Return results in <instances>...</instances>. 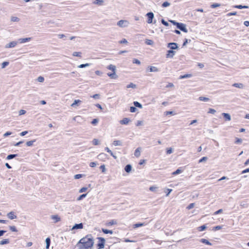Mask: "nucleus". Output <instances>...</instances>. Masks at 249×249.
Masks as SVG:
<instances>
[{
    "instance_id": "obj_60",
    "label": "nucleus",
    "mask_w": 249,
    "mask_h": 249,
    "mask_svg": "<svg viewBox=\"0 0 249 249\" xmlns=\"http://www.w3.org/2000/svg\"><path fill=\"white\" fill-rule=\"evenodd\" d=\"M173 150L171 148H168L166 150V154H170L172 153Z\"/></svg>"
},
{
    "instance_id": "obj_47",
    "label": "nucleus",
    "mask_w": 249,
    "mask_h": 249,
    "mask_svg": "<svg viewBox=\"0 0 249 249\" xmlns=\"http://www.w3.org/2000/svg\"><path fill=\"white\" fill-rule=\"evenodd\" d=\"M170 5V3L169 2H168V1H165V2H164L162 4V6L163 7H166L169 6Z\"/></svg>"
},
{
    "instance_id": "obj_35",
    "label": "nucleus",
    "mask_w": 249,
    "mask_h": 249,
    "mask_svg": "<svg viewBox=\"0 0 249 249\" xmlns=\"http://www.w3.org/2000/svg\"><path fill=\"white\" fill-rule=\"evenodd\" d=\"M126 88L127 89L128 88H133L135 89L136 88V85L133 83H130L129 84L127 85L126 86Z\"/></svg>"
},
{
    "instance_id": "obj_52",
    "label": "nucleus",
    "mask_w": 249,
    "mask_h": 249,
    "mask_svg": "<svg viewBox=\"0 0 249 249\" xmlns=\"http://www.w3.org/2000/svg\"><path fill=\"white\" fill-rule=\"evenodd\" d=\"M84 175L83 174H76L74 176V178L75 179H79L81 178H82Z\"/></svg>"
},
{
    "instance_id": "obj_3",
    "label": "nucleus",
    "mask_w": 249,
    "mask_h": 249,
    "mask_svg": "<svg viewBox=\"0 0 249 249\" xmlns=\"http://www.w3.org/2000/svg\"><path fill=\"white\" fill-rule=\"evenodd\" d=\"M98 239L100 241V242L97 244V247H98V249H102L104 248L105 244V238L103 237H98Z\"/></svg>"
},
{
    "instance_id": "obj_34",
    "label": "nucleus",
    "mask_w": 249,
    "mask_h": 249,
    "mask_svg": "<svg viewBox=\"0 0 249 249\" xmlns=\"http://www.w3.org/2000/svg\"><path fill=\"white\" fill-rule=\"evenodd\" d=\"M90 65L89 63L82 64L78 66L79 68H83L89 67Z\"/></svg>"
},
{
    "instance_id": "obj_61",
    "label": "nucleus",
    "mask_w": 249,
    "mask_h": 249,
    "mask_svg": "<svg viewBox=\"0 0 249 249\" xmlns=\"http://www.w3.org/2000/svg\"><path fill=\"white\" fill-rule=\"evenodd\" d=\"M98 122V120L97 119H94L92 122H91V124H94V125H95Z\"/></svg>"
},
{
    "instance_id": "obj_4",
    "label": "nucleus",
    "mask_w": 249,
    "mask_h": 249,
    "mask_svg": "<svg viewBox=\"0 0 249 249\" xmlns=\"http://www.w3.org/2000/svg\"><path fill=\"white\" fill-rule=\"evenodd\" d=\"M128 25V22L127 20H120L117 22V25L121 27H125Z\"/></svg>"
},
{
    "instance_id": "obj_32",
    "label": "nucleus",
    "mask_w": 249,
    "mask_h": 249,
    "mask_svg": "<svg viewBox=\"0 0 249 249\" xmlns=\"http://www.w3.org/2000/svg\"><path fill=\"white\" fill-rule=\"evenodd\" d=\"M133 104L135 107H137L141 108H142V104L137 101L134 102Z\"/></svg>"
},
{
    "instance_id": "obj_15",
    "label": "nucleus",
    "mask_w": 249,
    "mask_h": 249,
    "mask_svg": "<svg viewBox=\"0 0 249 249\" xmlns=\"http://www.w3.org/2000/svg\"><path fill=\"white\" fill-rule=\"evenodd\" d=\"M51 218L54 220L55 223L60 221V218L58 215H52L51 216Z\"/></svg>"
},
{
    "instance_id": "obj_51",
    "label": "nucleus",
    "mask_w": 249,
    "mask_h": 249,
    "mask_svg": "<svg viewBox=\"0 0 249 249\" xmlns=\"http://www.w3.org/2000/svg\"><path fill=\"white\" fill-rule=\"evenodd\" d=\"M220 6V4L219 3H213L211 5V7L212 8H214L217 7H219Z\"/></svg>"
},
{
    "instance_id": "obj_2",
    "label": "nucleus",
    "mask_w": 249,
    "mask_h": 249,
    "mask_svg": "<svg viewBox=\"0 0 249 249\" xmlns=\"http://www.w3.org/2000/svg\"><path fill=\"white\" fill-rule=\"evenodd\" d=\"M108 70L112 71V73H107V75L112 79H116L118 78V76L116 73V67L115 66L110 64L107 67Z\"/></svg>"
},
{
    "instance_id": "obj_42",
    "label": "nucleus",
    "mask_w": 249,
    "mask_h": 249,
    "mask_svg": "<svg viewBox=\"0 0 249 249\" xmlns=\"http://www.w3.org/2000/svg\"><path fill=\"white\" fill-rule=\"evenodd\" d=\"M117 224V222H116V220H111V221H110L108 223L107 225H108V226H109V225H110V226H111V225H115V224Z\"/></svg>"
},
{
    "instance_id": "obj_62",
    "label": "nucleus",
    "mask_w": 249,
    "mask_h": 249,
    "mask_svg": "<svg viewBox=\"0 0 249 249\" xmlns=\"http://www.w3.org/2000/svg\"><path fill=\"white\" fill-rule=\"evenodd\" d=\"M97 165V163L95 162H91L89 164V166L91 167H94L96 166Z\"/></svg>"
},
{
    "instance_id": "obj_29",
    "label": "nucleus",
    "mask_w": 249,
    "mask_h": 249,
    "mask_svg": "<svg viewBox=\"0 0 249 249\" xmlns=\"http://www.w3.org/2000/svg\"><path fill=\"white\" fill-rule=\"evenodd\" d=\"M82 101L80 100H75L73 103L71 105L72 107H74L75 106L77 105L78 103H81Z\"/></svg>"
},
{
    "instance_id": "obj_50",
    "label": "nucleus",
    "mask_w": 249,
    "mask_h": 249,
    "mask_svg": "<svg viewBox=\"0 0 249 249\" xmlns=\"http://www.w3.org/2000/svg\"><path fill=\"white\" fill-rule=\"evenodd\" d=\"M216 112V110L213 108H209L208 112V113L214 114Z\"/></svg>"
},
{
    "instance_id": "obj_1",
    "label": "nucleus",
    "mask_w": 249,
    "mask_h": 249,
    "mask_svg": "<svg viewBox=\"0 0 249 249\" xmlns=\"http://www.w3.org/2000/svg\"><path fill=\"white\" fill-rule=\"evenodd\" d=\"M94 240L91 234H88L81 238L77 243L76 246L78 249H87L92 247Z\"/></svg>"
},
{
    "instance_id": "obj_6",
    "label": "nucleus",
    "mask_w": 249,
    "mask_h": 249,
    "mask_svg": "<svg viewBox=\"0 0 249 249\" xmlns=\"http://www.w3.org/2000/svg\"><path fill=\"white\" fill-rule=\"evenodd\" d=\"M146 16L148 18L147 22L148 23H152L154 17V14L152 12H149L146 14Z\"/></svg>"
},
{
    "instance_id": "obj_26",
    "label": "nucleus",
    "mask_w": 249,
    "mask_h": 249,
    "mask_svg": "<svg viewBox=\"0 0 249 249\" xmlns=\"http://www.w3.org/2000/svg\"><path fill=\"white\" fill-rule=\"evenodd\" d=\"M234 7L236 8H238V9H243V8L247 9V8H249V6H246V5L242 6L241 5H235L234 6Z\"/></svg>"
},
{
    "instance_id": "obj_23",
    "label": "nucleus",
    "mask_w": 249,
    "mask_h": 249,
    "mask_svg": "<svg viewBox=\"0 0 249 249\" xmlns=\"http://www.w3.org/2000/svg\"><path fill=\"white\" fill-rule=\"evenodd\" d=\"M200 241L202 243H204V244H205L206 245H212V243H210L208 240L206 239H201Z\"/></svg>"
},
{
    "instance_id": "obj_43",
    "label": "nucleus",
    "mask_w": 249,
    "mask_h": 249,
    "mask_svg": "<svg viewBox=\"0 0 249 249\" xmlns=\"http://www.w3.org/2000/svg\"><path fill=\"white\" fill-rule=\"evenodd\" d=\"M87 196V194H84L80 195L77 199V200H80L82 199L83 198Z\"/></svg>"
},
{
    "instance_id": "obj_19",
    "label": "nucleus",
    "mask_w": 249,
    "mask_h": 249,
    "mask_svg": "<svg viewBox=\"0 0 249 249\" xmlns=\"http://www.w3.org/2000/svg\"><path fill=\"white\" fill-rule=\"evenodd\" d=\"M132 169V166L130 164H127L124 168V170L127 173H129Z\"/></svg>"
},
{
    "instance_id": "obj_58",
    "label": "nucleus",
    "mask_w": 249,
    "mask_h": 249,
    "mask_svg": "<svg viewBox=\"0 0 249 249\" xmlns=\"http://www.w3.org/2000/svg\"><path fill=\"white\" fill-rule=\"evenodd\" d=\"M88 188L87 187H82L79 190V193L85 192L87 190Z\"/></svg>"
},
{
    "instance_id": "obj_36",
    "label": "nucleus",
    "mask_w": 249,
    "mask_h": 249,
    "mask_svg": "<svg viewBox=\"0 0 249 249\" xmlns=\"http://www.w3.org/2000/svg\"><path fill=\"white\" fill-rule=\"evenodd\" d=\"M145 43L147 45H152L153 44V43H154V42L152 40L146 39L145 40Z\"/></svg>"
},
{
    "instance_id": "obj_55",
    "label": "nucleus",
    "mask_w": 249,
    "mask_h": 249,
    "mask_svg": "<svg viewBox=\"0 0 249 249\" xmlns=\"http://www.w3.org/2000/svg\"><path fill=\"white\" fill-rule=\"evenodd\" d=\"M37 81L39 82H43L44 81V78L42 76H39L37 78Z\"/></svg>"
},
{
    "instance_id": "obj_12",
    "label": "nucleus",
    "mask_w": 249,
    "mask_h": 249,
    "mask_svg": "<svg viewBox=\"0 0 249 249\" xmlns=\"http://www.w3.org/2000/svg\"><path fill=\"white\" fill-rule=\"evenodd\" d=\"M83 228V225L82 223L75 224L72 228V230L82 229Z\"/></svg>"
},
{
    "instance_id": "obj_10",
    "label": "nucleus",
    "mask_w": 249,
    "mask_h": 249,
    "mask_svg": "<svg viewBox=\"0 0 249 249\" xmlns=\"http://www.w3.org/2000/svg\"><path fill=\"white\" fill-rule=\"evenodd\" d=\"M130 122V119L128 118H124L120 121L121 124H127Z\"/></svg>"
},
{
    "instance_id": "obj_63",
    "label": "nucleus",
    "mask_w": 249,
    "mask_h": 249,
    "mask_svg": "<svg viewBox=\"0 0 249 249\" xmlns=\"http://www.w3.org/2000/svg\"><path fill=\"white\" fill-rule=\"evenodd\" d=\"M92 97L94 99H98L100 97V95L99 94H95L93 95L92 96Z\"/></svg>"
},
{
    "instance_id": "obj_25",
    "label": "nucleus",
    "mask_w": 249,
    "mask_h": 249,
    "mask_svg": "<svg viewBox=\"0 0 249 249\" xmlns=\"http://www.w3.org/2000/svg\"><path fill=\"white\" fill-rule=\"evenodd\" d=\"M159 71V69L156 67L151 66L150 67V72H157Z\"/></svg>"
},
{
    "instance_id": "obj_64",
    "label": "nucleus",
    "mask_w": 249,
    "mask_h": 249,
    "mask_svg": "<svg viewBox=\"0 0 249 249\" xmlns=\"http://www.w3.org/2000/svg\"><path fill=\"white\" fill-rule=\"evenodd\" d=\"M25 113H26V111L25 110L21 109L19 111V115H23V114H25Z\"/></svg>"
},
{
    "instance_id": "obj_49",
    "label": "nucleus",
    "mask_w": 249,
    "mask_h": 249,
    "mask_svg": "<svg viewBox=\"0 0 249 249\" xmlns=\"http://www.w3.org/2000/svg\"><path fill=\"white\" fill-rule=\"evenodd\" d=\"M133 63H134V64H137L138 65H140L141 64V62L140 60H139L138 59H136V58H134L133 59Z\"/></svg>"
},
{
    "instance_id": "obj_40",
    "label": "nucleus",
    "mask_w": 249,
    "mask_h": 249,
    "mask_svg": "<svg viewBox=\"0 0 249 249\" xmlns=\"http://www.w3.org/2000/svg\"><path fill=\"white\" fill-rule=\"evenodd\" d=\"M181 172H182V171L180 169H178L176 171L173 172L172 175H176L181 173Z\"/></svg>"
},
{
    "instance_id": "obj_22",
    "label": "nucleus",
    "mask_w": 249,
    "mask_h": 249,
    "mask_svg": "<svg viewBox=\"0 0 249 249\" xmlns=\"http://www.w3.org/2000/svg\"><path fill=\"white\" fill-rule=\"evenodd\" d=\"M45 242H46V249H49V247L50 246V244H51V240H50V238H47L46 239Z\"/></svg>"
},
{
    "instance_id": "obj_38",
    "label": "nucleus",
    "mask_w": 249,
    "mask_h": 249,
    "mask_svg": "<svg viewBox=\"0 0 249 249\" xmlns=\"http://www.w3.org/2000/svg\"><path fill=\"white\" fill-rule=\"evenodd\" d=\"M199 100L200 101H204V102H207L209 100V99L207 97L201 96V97H199Z\"/></svg>"
},
{
    "instance_id": "obj_57",
    "label": "nucleus",
    "mask_w": 249,
    "mask_h": 249,
    "mask_svg": "<svg viewBox=\"0 0 249 249\" xmlns=\"http://www.w3.org/2000/svg\"><path fill=\"white\" fill-rule=\"evenodd\" d=\"M161 22L164 25L166 26H168L169 25V23L163 19H161Z\"/></svg>"
},
{
    "instance_id": "obj_24",
    "label": "nucleus",
    "mask_w": 249,
    "mask_h": 249,
    "mask_svg": "<svg viewBox=\"0 0 249 249\" xmlns=\"http://www.w3.org/2000/svg\"><path fill=\"white\" fill-rule=\"evenodd\" d=\"M9 242H10V241H9V239H3V240H1V241H0V245L7 244L9 243Z\"/></svg>"
},
{
    "instance_id": "obj_56",
    "label": "nucleus",
    "mask_w": 249,
    "mask_h": 249,
    "mask_svg": "<svg viewBox=\"0 0 249 249\" xmlns=\"http://www.w3.org/2000/svg\"><path fill=\"white\" fill-rule=\"evenodd\" d=\"M242 142V140L241 139L236 138V141H235V143L236 144H239V143H241Z\"/></svg>"
},
{
    "instance_id": "obj_30",
    "label": "nucleus",
    "mask_w": 249,
    "mask_h": 249,
    "mask_svg": "<svg viewBox=\"0 0 249 249\" xmlns=\"http://www.w3.org/2000/svg\"><path fill=\"white\" fill-rule=\"evenodd\" d=\"M36 142V140H32L27 142L26 144L27 146H31L33 145L34 143Z\"/></svg>"
},
{
    "instance_id": "obj_11",
    "label": "nucleus",
    "mask_w": 249,
    "mask_h": 249,
    "mask_svg": "<svg viewBox=\"0 0 249 249\" xmlns=\"http://www.w3.org/2000/svg\"><path fill=\"white\" fill-rule=\"evenodd\" d=\"M31 40V37H27V38H19L18 39V42L19 43H24L26 42L29 41Z\"/></svg>"
},
{
    "instance_id": "obj_46",
    "label": "nucleus",
    "mask_w": 249,
    "mask_h": 249,
    "mask_svg": "<svg viewBox=\"0 0 249 249\" xmlns=\"http://www.w3.org/2000/svg\"><path fill=\"white\" fill-rule=\"evenodd\" d=\"M9 65V62L7 61L3 62L1 64V68L2 69L4 68L6 66H8Z\"/></svg>"
},
{
    "instance_id": "obj_44",
    "label": "nucleus",
    "mask_w": 249,
    "mask_h": 249,
    "mask_svg": "<svg viewBox=\"0 0 249 249\" xmlns=\"http://www.w3.org/2000/svg\"><path fill=\"white\" fill-rule=\"evenodd\" d=\"M9 229H10V230L11 231H12L16 232V231H17V229H16V227H15V226H9Z\"/></svg>"
},
{
    "instance_id": "obj_17",
    "label": "nucleus",
    "mask_w": 249,
    "mask_h": 249,
    "mask_svg": "<svg viewBox=\"0 0 249 249\" xmlns=\"http://www.w3.org/2000/svg\"><path fill=\"white\" fill-rule=\"evenodd\" d=\"M140 155H141V148L138 147L136 149V150L134 152V155L136 157H140Z\"/></svg>"
},
{
    "instance_id": "obj_20",
    "label": "nucleus",
    "mask_w": 249,
    "mask_h": 249,
    "mask_svg": "<svg viewBox=\"0 0 249 249\" xmlns=\"http://www.w3.org/2000/svg\"><path fill=\"white\" fill-rule=\"evenodd\" d=\"M192 75L191 74H185L184 75H180L179 76V79H184V78H190L192 77Z\"/></svg>"
},
{
    "instance_id": "obj_28",
    "label": "nucleus",
    "mask_w": 249,
    "mask_h": 249,
    "mask_svg": "<svg viewBox=\"0 0 249 249\" xmlns=\"http://www.w3.org/2000/svg\"><path fill=\"white\" fill-rule=\"evenodd\" d=\"M102 231L105 234H108V233L112 234L113 233V231H112L107 230V229H102Z\"/></svg>"
},
{
    "instance_id": "obj_13",
    "label": "nucleus",
    "mask_w": 249,
    "mask_h": 249,
    "mask_svg": "<svg viewBox=\"0 0 249 249\" xmlns=\"http://www.w3.org/2000/svg\"><path fill=\"white\" fill-rule=\"evenodd\" d=\"M8 217L12 220L14 219L17 218V216L14 214V213L13 212H10L7 214Z\"/></svg>"
},
{
    "instance_id": "obj_7",
    "label": "nucleus",
    "mask_w": 249,
    "mask_h": 249,
    "mask_svg": "<svg viewBox=\"0 0 249 249\" xmlns=\"http://www.w3.org/2000/svg\"><path fill=\"white\" fill-rule=\"evenodd\" d=\"M175 53H176L175 51H174L172 50H168L167 52V53L166 54V58H173Z\"/></svg>"
},
{
    "instance_id": "obj_16",
    "label": "nucleus",
    "mask_w": 249,
    "mask_h": 249,
    "mask_svg": "<svg viewBox=\"0 0 249 249\" xmlns=\"http://www.w3.org/2000/svg\"><path fill=\"white\" fill-rule=\"evenodd\" d=\"M232 86L239 89H243L244 87V85L242 83H234Z\"/></svg>"
},
{
    "instance_id": "obj_53",
    "label": "nucleus",
    "mask_w": 249,
    "mask_h": 249,
    "mask_svg": "<svg viewBox=\"0 0 249 249\" xmlns=\"http://www.w3.org/2000/svg\"><path fill=\"white\" fill-rule=\"evenodd\" d=\"M207 159H208L207 157H203L200 160H199V163L206 161L207 160Z\"/></svg>"
},
{
    "instance_id": "obj_45",
    "label": "nucleus",
    "mask_w": 249,
    "mask_h": 249,
    "mask_svg": "<svg viewBox=\"0 0 249 249\" xmlns=\"http://www.w3.org/2000/svg\"><path fill=\"white\" fill-rule=\"evenodd\" d=\"M195 206V203H190L187 207V209L188 210H190L192 208H193Z\"/></svg>"
},
{
    "instance_id": "obj_39",
    "label": "nucleus",
    "mask_w": 249,
    "mask_h": 249,
    "mask_svg": "<svg viewBox=\"0 0 249 249\" xmlns=\"http://www.w3.org/2000/svg\"><path fill=\"white\" fill-rule=\"evenodd\" d=\"M206 228L207 227L205 225H203L202 226L199 227L198 228V230L200 231H201L205 230L206 229Z\"/></svg>"
},
{
    "instance_id": "obj_5",
    "label": "nucleus",
    "mask_w": 249,
    "mask_h": 249,
    "mask_svg": "<svg viewBox=\"0 0 249 249\" xmlns=\"http://www.w3.org/2000/svg\"><path fill=\"white\" fill-rule=\"evenodd\" d=\"M178 27H177V28L179 29L180 30H181V31L183 32H185V33H187L188 32V30L187 29L186 27V25L184 23H179V24H178Z\"/></svg>"
},
{
    "instance_id": "obj_27",
    "label": "nucleus",
    "mask_w": 249,
    "mask_h": 249,
    "mask_svg": "<svg viewBox=\"0 0 249 249\" xmlns=\"http://www.w3.org/2000/svg\"><path fill=\"white\" fill-rule=\"evenodd\" d=\"M104 1L103 0H94L93 3L95 4L102 5Z\"/></svg>"
},
{
    "instance_id": "obj_54",
    "label": "nucleus",
    "mask_w": 249,
    "mask_h": 249,
    "mask_svg": "<svg viewBox=\"0 0 249 249\" xmlns=\"http://www.w3.org/2000/svg\"><path fill=\"white\" fill-rule=\"evenodd\" d=\"M137 110V108L135 107H131L130 108V111L131 112H135Z\"/></svg>"
},
{
    "instance_id": "obj_21",
    "label": "nucleus",
    "mask_w": 249,
    "mask_h": 249,
    "mask_svg": "<svg viewBox=\"0 0 249 249\" xmlns=\"http://www.w3.org/2000/svg\"><path fill=\"white\" fill-rule=\"evenodd\" d=\"M113 144L114 146H121L122 145V142L120 140H115L113 141Z\"/></svg>"
},
{
    "instance_id": "obj_33",
    "label": "nucleus",
    "mask_w": 249,
    "mask_h": 249,
    "mask_svg": "<svg viewBox=\"0 0 249 249\" xmlns=\"http://www.w3.org/2000/svg\"><path fill=\"white\" fill-rule=\"evenodd\" d=\"M11 21L12 22H18L19 21V18L16 17H11Z\"/></svg>"
},
{
    "instance_id": "obj_48",
    "label": "nucleus",
    "mask_w": 249,
    "mask_h": 249,
    "mask_svg": "<svg viewBox=\"0 0 249 249\" xmlns=\"http://www.w3.org/2000/svg\"><path fill=\"white\" fill-rule=\"evenodd\" d=\"M92 143L95 145H97L99 144V141L98 139H94L92 141Z\"/></svg>"
},
{
    "instance_id": "obj_41",
    "label": "nucleus",
    "mask_w": 249,
    "mask_h": 249,
    "mask_svg": "<svg viewBox=\"0 0 249 249\" xmlns=\"http://www.w3.org/2000/svg\"><path fill=\"white\" fill-rule=\"evenodd\" d=\"M81 53L80 52H73L72 55L74 56H78V57H81Z\"/></svg>"
},
{
    "instance_id": "obj_59",
    "label": "nucleus",
    "mask_w": 249,
    "mask_h": 249,
    "mask_svg": "<svg viewBox=\"0 0 249 249\" xmlns=\"http://www.w3.org/2000/svg\"><path fill=\"white\" fill-rule=\"evenodd\" d=\"M100 169H101L102 170V172L104 173L106 172V167H105V165H102L100 166Z\"/></svg>"
},
{
    "instance_id": "obj_37",
    "label": "nucleus",
    "mask_w": 249,
    "mask_h": 249,
    "mask_svg": "<svg viewBox=\"0 0 249 249\" xmlns=\"http://www.w3.org/2000/svg\"><path fill=\"white\" fill-rule=\"evenodd\" d=\"M144 225V223H136L133 225V228H138L140 227L143 226Z\"/></svg>"
},
{
    "instance_id": "obj_8",
    "label": "nucleus",
    "mask_w": 249,
    "mask_h": 249,
    "mask_svg": "<svg viewBox=\"0 0 249 249\" xmlns=\"http://www.w3.org/2000/svg\"><path fill=\"white\" fill-rule=\"evenodd\" d=\"M167 47L170 48V49L172 50L178 49L177 43L174 42L168 43L167 44Z\"/></svg>"
},
{
    "instance_id": "obj_31",
    "label": "nucleus",
    "mask_w": 249,
    "mask_h": 249,
    "mask_svg": "<svg viewBox=\"0 0 249 249\" xmlns=\"http://www.w3.org/2000/svg\"><path fill=\"white\" fill-rule=\"evenodd\" d=\"M17 156H18L17 154H10V155H8V156L6 158V159L7 160H11L14 158H16V157H17Z\"/></svg>"
},
{
    "instance_id": "obj_18",
    "label": "nucleus",
    "mask_w": 249,
    "mask_h": 249,
    "mask_svg": "<svg viewBox=\"0 0 249 249\" xmlns=\"http://www.w3.org/2000/svg\"><path fill=\"white\" fill-rule=\"evenodd\" d=\"M106 157H107V154H105V153H100L99 154L97 157L99 159H101V160H104L106 158Z\"/></svg>"
},
{
    "instance_id": "obj_9",
    "label": "nucleus",
    "mask_w": 249,
    "mask_h": 249,
    "mask_svg": "<svg viewBox=\"0 0 249 249\" xmlns=\"http://www.w3.org/2000/svg\"><path fill=\"white\" fill-rule=\"evenodd\" d=\"M17 44V42L16 41H12L10 42L9 43L5 45L6 48H14L15 47Z\"/></svg>"
},
{
    "instance_id": "obj_14",
    "label": "nucleus",
    "mask_w": 249,
    "mask_h": 249,
    "mask_svg": "<svg viewBox=\"0 0 249 249\" xmlns=\"http://www.w3.org/2000/svg\"><path fill=\"white\" fill-rule=\"evenodd\" d=\"M222 115L225 118L226 120H227V121H231V115L229 113H222Z\"/></svg>"
}]
</instances>
